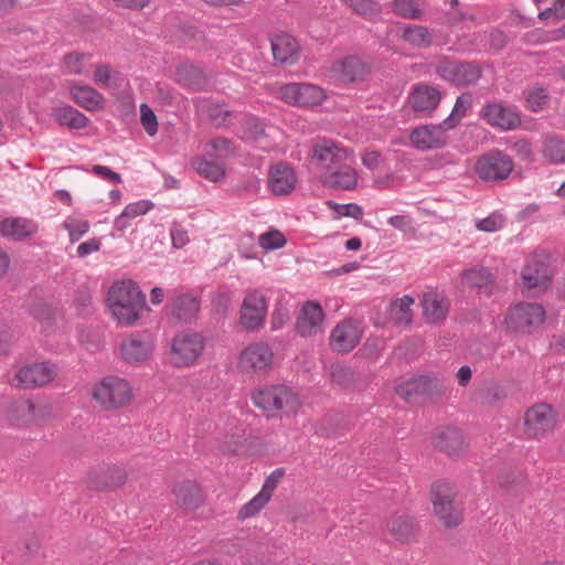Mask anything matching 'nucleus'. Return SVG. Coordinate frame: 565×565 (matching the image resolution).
Instances as JSON below:
<instances>
[{"instance_id": "38", "label": "nucleus", "mask_w": 565, "mask_h": 565, "mask_svg": "<svg viewBox=\"0 0 565 565\" xmlns=\"http://www.w3.org/2000/svg\"><path fill=\"white\" fill-rule=\"evenodd\" d=\"M402 39L413 46L427 47L433 42L430 31L423 25L408 24L404 28Z\"/></svg>"}, {"instance_id": "53", "label": "nucleus", "mask_w": 565, "mask_h": 565, "mask_svg": "<svg viewBox=\"0 0 565 565\" xmlns=\"http://www.w3.org/2000/svg\"><path fill=\"white\" fill-rule=\"evenodd\" d=\"M259 245L266 250H274L285 246L286 238L279 231H268L259 236Z\"/></svg>"}, {"instance_id": "21", "label": "nucleus", "mask_w": 565, "mask_h": 565, "mask_svg": "<svg viewBox=\"0 0 565 565\" xmlns=\"http://www.w3.org/2000/svg\"><path fill=\"white\" fill-rule=\"evenodd\" d=\"M320 179L327 188L351 191L358 185L359 174L353 167L344 162L329 172H322Z\"/></svg>"}, {"instance_id": "45", "label": "nucleus", "mask_w": 565, "mask_h": 565, "mask_svg": "<svg viewBox=\"0 0 565 565\" xmlns=\"http://www.w3.org/2000/svg\"><path fill=\"white\" fill-rule=\"evenodd\" d=\"M63 226L68 232L70 242L75 243L89 231L90 224L87 220L67 217Z\"/></svg>"}, {"instance_id": "15", "label": "nucleus", "mask_w": 565, "mask_h": 565, "mask_svg": "<svg viewBox=\"0 0 565 565\" xmlns=\"http://www.w3.org/2000/svg\"><path fill=\"white\" fill-rule=\"evenodd\" d=\"M267 315V301L258 290H250L241 307V324L245 330L255 331L263 327Z\"/></svg>"}, {"instance_id": "13", "label": "nucleus", "mask_w": 565, "mask_h": 565, "mask_svg": "<svg viewBox=\"0 0 565 565\" xmlns=\"http://www.w3.org/2000/svg\"><path fill=\"white\" fill-rule=\"evenodd\" d=\"M154 350V340L150 332H132L122 339L120 354L129 364H141L148 361Z\"/></svg>"}, {"instance_id": "8", "label": "nucleus", "mask_w": 565, "mask_h": 565, "mask_svg": "<svg viewBox=\"0 0 565 565\" xmlns=\"http://www.w3.org/2000/svg\"><path fill=\"white\" fill-rule=\"evenodd\" d=\"M513 168V159L508 153L498 149L482 154L476 163L478 177L484 181L491 182L508 179Z\"/></svg>"}, {"instance_id": "32", "label": "nucleus", "mask_w": 565, "mask_h": 565, "mask_svg": "<svg viewBox=\"0 0 565 565\" xmlns=\"http://www.w3.org/2000/svg\"><path fill=\"white\" fill-rule=\"evenodd\" d=\"M541 152L543 158L552 164L565 162V138L555 134L543 136Z\"/></svg>"}, {"instance_id": "22", "label": "nucleus", "mask_w": 565, "mask_h": 565, "mask_svg": "<svg viewBox=\"0 0 565 565\" xmlns=\"http://www.w3.org/2000/svg\"><path fill=\"white\" fill-rule=\"evenodd\" d=\"M297 184V175L294 169L284 162H279L269 169L268 186L276 195L289 194Z\"/></svg>"}, {"instance_id": "44", "label": "nucleus", "mask_w": 565, "mask_h": 565, "mask_svg": "<svg viewBox=\"0 0 565 565\" xmlns=\"http://www.w3.org/2000/svg\"><path fill=\"white\" fill-rule=\"evenodd\" d=\"M94 81L105 87H119L122 81L121 74L108 65H99L94 74Z\"/></svg>"}, {"instance_id": "49", "label": "nucleus", "mask_w": 565, "mask_h": 565, "mask_svg": "<svg viewBox=\"0 0 565 565\" xmlns=\"http://www.w3.org/2000/svg\"><path fill=\"white\" fill-rule=\"evenodd\" d=\"M505 225V217L499 212H493L489 216L477 220L476 227L479 231L487 233H494L500 231Z\"/></svg>"}, {"instance_id": "3", "label": "nucleus", "mask_w": 565, "mask_h": 565, "mask_svg": "<svg viewBox=\"0 0 565 565\" xmlns=\"http://www.w3.org/2000/svg\"><path fill=\"white\" fill-rule=\"evenodd\" d=\"M93 397L104 408L115 409L130 402L132 398V388L127 380L108 375L95 385Z\"/></svg>"}, {"instance_id": "50", "label": "nucleus", "mask_w": 565, "mask_h": 565, "mask_svg": "<svg viewBox=\"0 0 565 565\" xmlns=\"http://www.w3.org/2000/svg\"><path fill=\"white\" fill-rule=\"evenodd\" d=\"M352 7L356 13L366 20H374L381 12V6L374 0H355Z\"/></svg>"}, {"instance_id": "27", "label": "nucleus", "mask_w": 565, "mask_h": 565, "mask_svg": "<svg viewBox=\"0 0 565 565\" xmlns=\"http://www.w3.org/2000/svg\"><path fill=\"white\" fill-rule=\"evenodd\" d=\"M270 43L276 62L280 64L294 63L298 58L300 46L292 35L284 32L275 34Z\"/></svg>"}, {"instance_id": "52", "label": "nucleus", "mask_w": 565, "mask_h": 565, "mask_svg": "<svg viewBox=\"0 0 565 565\" xmlns=\"http://www.w3.org/2000/svg\"><path fill=\"white\" fill-rule=\"evenodd\" d=\"M89 58V55L74 52L67 54L63 61V68L68 74H82L84 72L85 61Z\"/></svg>"}, {"instance_id": "1", "label": "nucleus", "mask_w": 565, "mask_h": 565, "mask_svg": "<svg viewBox=\"0 0 565 565\" xmlns=\"http://www.w3.org/2000/svg\"><path fill=\"white\" fill-rule=\"evenodd\" d=\"M107 303L117 323L130 327L140 319L146 307V297L134 281H116L109 288Z\"/></svg>"}, {"instance_id": "12", "label": "nucleus", "mask_w": 565, "mask_h": 565, "mask_svg": "<svg viewBox=\"0 0 565 565\" xmlns=\"http://www.w3.org/2000/svg\"><path fill=\"white\" fill-rule=\"evenodd\" d=\"M557 414L546 403L531 406L524 416L525 433L531 438H541L552 433L556 426Z\"/></svg>"}, {"instance_id": "42", "label": "nucleus", "mask_w": 565, "mask_h": 565, "mask_svg": "<svg viewBox=\"0 0 565 565\" xmlns=\"http://www.w3.org/2000/svg\"><path fill=\"white\" fill-rule=\"evenodd\" d=\"M525 100L531 111L539 113L546 107L550 94L544 87H532L525 93Z\"/></svg>"}, {"instance_id": "16", "label": "nucleus", "mask_w": 565, "mask_h": 565, "mask_svg": "<svg viewBox=\"0 0 565 565\" xmlns=\"http://www.w3.org/2000/svg\"><path fill=\"white\" fill-rule=\"evenodd\" d=\"M482 118L492 127L513 130L521 125V114L516 106L504 103H489L483 106Z\"/></svg>"}, {"instance_id": "48", "label": "nucleus", "mask_w": 565, "mask_h": 565, "mask_svg": "<svg viewBox=\"0 0 565 565\" xmlns=\"http://www.w3.org/2000/svg\"><path fill=\"white\" fill-rule=\"evenodd\" d=\"M508 148L513 151L521 160L532 162L534 160V152L532 145L527 139H510L507 141Z\"/></svg>"}, {"instance_id": "34", "label": "nucleus", "mask_w": 565, "mask_h": 565, "mask_svg": "<svg viewBox=\"0 0 565 565\" xmlns=\"http://www.w3.org/2000/svg\"><path fill=\"white\" fill-rule=\"evenodd\" d=\"M52 115L58 124L70 129L85 128L88 122V118L83 113L68 105L55 107Z\"/></svg>"}, {"instance_id": "47", "label": "nucleus", "mask_w": 565, "mask_h": 565, "mask_svg": "<svg viewBox=\"0 0 565 565\" xmlns=\"http://www.w3.org/2000/svg\"><path fill=\"white\" fill-rule=\"evenodd\" d=\"M269 501L260 491L248 502H246L238 511V519L245 520L256 515Z\"/></svg>"}, {"instance_id": "24", "label": "nucleus", "mask_w": 565, "mask_h": 565, "mask_svg": "<svg viewBox=\"0 0 565 565\" xmlns=\"http://www.w3.org/2000/svg\"><path fill=\"white\" fill-rule=\"evenodd\" d=\"M192 168L203 178L217 182L225 177V166L221 156L205 150V153L194 158Z\"/></svg>"}, {"instance_id": "33", "label": "nucleus", "mask_w": 565, "mask_h": 565, "mask_svg": "<svg viewBox=\"0 0 565 565\" xmlns=\"http://www.w3.org/2000/svg\"><path fill=\"white\" fill-rule=\"evenodd\" d=\"M73 100L87 110H95L103 106V96L90 86L74 85L70 89Z\"/></svg>"}, {"instance_id": "60", "label": "nucleus", "mask_w": 565, "mask_h": 565, "mask_svg": "<svg viewBox=\"0 0 565 565\" xmlns=\"http://www.w3.org/2000/svg\"><path fill=\"white\" fill-rule=\"evenodd\" d=\"M92 172L108 183L118 184L121 182V175L106 166L95 164L92 168Z\"/></svg>"}, {"instance_id": "30", "label": "nucleus", "mask_w": 565, "mask_h": 565, "mask_svg": "<svg viewBox=\"0 0 565 565\" xmlns=\"http://www.w3.org/2000/svg\"><path fill=\"white\" fill-rule=\"evenodd\" d=\"M435 446L449 456L459 454L463 447L462 433L455 427L438 429L435 435Z\"/></svg>"}, {"instance_id": "54", "label": "nucleus", "mask_w": 565, "mask_h": 565, "mask_svg": "<svg viewBox=\"0 0 565 565\" xmlns=\"http://www.w3.org/2000/svg\"><path fill=\"white\" fill-rule=\"evenodd\" d=\"M140 120L146 132L149 136H154L158 132V120L153 110L147 105H140Z\"/></svg>"}, {"instance_id": "36", "label": "nucleus", "mask_w": 565, "mask_h": 565, "mask_svg": "<svg viewBox=\"0 0 565 565\" xmlns=\"http://www.w3.org/2000/svg\"><path fill=\"white\" fill-rule=\"evenodd\" d=\"M414 303V298L408 295L403 296L392 302L390 308V319L395 326H408L412 322L411 307Z\"/></svg>"}, {"instance_id": "59", "label": "nucleus", "mask_w": 565, "mask_h": 565, "mask_svg": "<svg viewBox=\"0 0 565 565\" xmlns=\"http://www.w3.org/2000/svg\"><path fill=\"white\" fill-rule=\"evenodd\" d=\"M100 248H102V238L92 237V238L81 243L77 246L76 256L78 258H85V257L92 255L93 253L100 250Z\"/></svg>"}, {"instance_id": "46", "label": "nucleus", "mask_w": 565, "mask_h": 565, "mask_svg": "<svg viewBox=\"0 0 565 565\" xmlns=\"http://www.w3.org/2000/svg\"><path fill=\"white\" fill-rule=\"evenodd\" d=\"M33 317L41 322L45 331H49L56 319L57 311L51 306L39 302L32 308Z\"/></svg>"}, {"instance_id": "5", "label": "nucleus", "mask_w": 565, "mask_h": 565, "mask_svg": "<svg viewBox=\"0 0 565 565\" xmlns=\"http://www.w3.org/2000/svg\"><path fill=\"white\" fill-rule=\"evenodd\" d=\"M274 352L266 342H253L238 355L237 367L246 375H262L273 365Z\"/></svg>"}, {"instance_id": "58", "label": "nucleus", "mask_w": 565, "mask_h": 565, "mask_svg": "<svg viewBox=\"0 0 565 565\" xmlns=\"http://www.w3.org/2000/svg\"><path fill=\"white\" fill-rule=\"evenodd\" d=\"M153 207V204L148 200H140L138 202H134L128 204L125 209V216L129 218H135L140 215H145Z\"/></svg>"}, {"instance_id": "51", "label": "nucleus", "mask_w": 565, "mask_h": 565, "mask_svg": "<svg viewBox=\"0 0 565 565\" xmlns=\"http://www.w3.org/2000/svg\"><path fill=\"white\" fill-rule=\"evenodd\" d=\"M14 409L21 413V419H18V425H25L35 419L41 408L38 407L31 399L20 401L15 403Z\"/></svg>"}, {"instance_id": "29", "label": "nucleus", "mask_w": 565, "mask_h": 565, "mask_svg": "<svg viewBox=\"0 0 565 565\" xmlns=\"http://www.w3.org/2000/svg\"><path fill=\"white\" fill-rule=\"evenodd\" d=\"M422 305L425 317L434 323L443 321L449 310L446 297L435 290L424 294Z\"/></svg>"}, {"instance_id": "7", "label": "nucleus", "mask_w": 565, "mask_h": 565, "mask_svg": "<svg viewBox=\"0 0 565 565\" xmlns=\"http://www.w3.org/2000/svg\"><path fill=\"white\" fill-rule=\"evenodd\" d=\"M205 339L201 333L183 331L171 343V359L177 366H190L202 354Z\"/></svg>"}, {"instance_id": "23", "label": "nucleus", "mask_w": 565, "mask_h": 565, "mask_svg": "<svg viewBox=\"0 0 565 565\" xmlns=\"http://www.w3.org/2000/svg\"><path fill=\"white\" fill-rule=\"evenodd\" d=\"M366 70V64L359 56L349 55L335 61L331 72L339 82L351 83L363 78Z\"/></svg>"}, {"instance_id": "63", "label": "nucleus", "mask_w": 565, "mask_h": 565, "mask_svg": "<svg viewBox=\"0 0 565 565\" xmlns=\"http://www.w3.org/2000/svg\"><path fill=\"white\" fill-rule=\"evenodd\" d=\"M289 319V312L286 308H276L271 313V329L279 330Z\"/></svg>"}, {"instance_id": "41", "label": "nucleus", "mask_w": 565, "mask_h": 565, "mask_svg": "<svg viewBox=\"0 0 565 565\" xmlns=\"http://www.w3.org/2000/svg\"><path fill=\"white\" fill-rule=\"evenodd\" d=\"M242 129L243 138L246 140L258 141L265 136L264 121L253 115L244 116Z\"/></svg>"}, {"instance_id": "43", "label": "nucleus", "mask_w": 565, "mask_h": 565, "mask_svg": "<svg viewBox=\"0 0 565 565\" xmlns=\"http://www.w3.org/2000/svg\"><path fill=\"white\" fill-rule=\"evenodd\" d=\"M416 533V526L409 516H398L392 523V534L397 541H408Z\"/></svg>"}, {"instance_id": "64", "label": "nucleus", "mask_w": 565, "mask_h": 565, "mask_svg": "<svg viewBox=\"0 0 565 565\" xmlns=\"http://www.w3.org/2000/svg\"><path fill=\"white\" fill-rule=\"evenodd\" d=\"M108 473L110 480L106 487H120L125 483L127 476L120 467L108 468Z\"/></svg>"}, {"instance_id": "20", "label": "nucleus", "mask_w": 565, "mask_h": 565, "mask_svg": "<svg viewBox=\"0 0 565 565\" xmlns=\"http://www.w3.org/2000/svg\"><path fill=\"white\" fill-rule=\"evenodd\" d=\"M55 375V367L49 362L34 363L19 370L15 379L23 388H32L50 383Z\"/></svg>"}, {"instance_id": "6", "label": "nucleus", "mask_w": 565, "mask_h": 565, "mask_svg": "<svg viewBox=\"0 0 565 565\" xmlns=\"http://www.w3.org/2000/svg\"><path fill=\"white\" fill-rule=\"evenodd\" d=\"M545 315V309L541 305L521 302L510 309L504 323L509 330L531 333L544 322Z\"/></svg>"}, {"instance_id": "25", "label": "nucleus", "mask_w": 565, "mask_h": 565, "mask_svg": "<svg viewBox=\"0 0 565 565\" xmlns=\"http://www.w3.org/2000/svg\"><path fill=\"white\" fill-rule=\"evenodd\" d=\"M439 388V381L430 375H418L404 381L396 387L401 397L409 401L415 395H431Z\"/></svg>"}, {"instance_id": "37", "label": "nucleus", "mask_w": 565, "mask_h": 565, "mask_svg": "<svg viewBox=\"0 0 565 565\" xmlns=\"http://www.w3.org/2000/svg\"><path fill=\"white\" fill-rule=\"evenodd\" d=\"M173 492L178 501L186 508H196L202 501L200 488L191 481H186L177 486Z\"/></svg>"}, {"instance_id": "10", "label": "nucleus", "mask_w": 565, "mask_h": 565, "mask_svg": "<svg viewBox=\"0 0 565 565\" xmlns=\"http://www.w3.org/2000/svg\"><path fill=\"white\" fill-rule=\"evenodd\" d=\"M277 96L285 103L298 107H315L326 98L323 89L308 83H289L280 86Z\"/></svg>"}, {"instance_id": "18", "label": "nucleus", "mask_w": 565, "mask_h": 565, "mask_svg": "<svg viewBox=\"0 0 565 565\" xmlns=\"http://www.w3.org/2000/svg\"><path fill=\"white\" fill-rule=\"evenodd\" d=\"M324 312L317 301H307L302 305L296 321V331L301 337H312L321 332Z\"/></svg>"}, {"instance_id": "55", "label": "nucleus", "mask_w": 565, "mask_h": 565, "mask_svg": "<svg viewBox=\"0 0 565 565\" xmlns=\"http://www.w3.org/2000/svg\"><path fill=\"white\" fill-rule=\"evenodd\" d=\"M206 108L212 124L217 127L225 126L228 118L232 116L230 110L220 105L209 104Z\"/></svg>"}, {"instance_id": "61", "label": "nucleus", "mask_w": 565, "mask_h": 565, "mask_svg": "<svg viewBox=\"0 0 565 565\" xmlns=\"http://www.w3.org/2000/svg\"><path fill=\"white\" fill-rule=\"evenodd\" d=\"M170 237L174 248H182L190 242L188 231L179 225L171 227Z\"/></svg>"}, {"instance_id": "4", "label": "nucleus", "mask_w": 565, "mask_h": 565, "mask_svg": "<svg viewBox=\"0 0 565 565\" xmlns=\"http://www.w3.org/2000/svg\"><path fill=\"white\" fill-rule=\"evenodd\" d=\"M456 492L447 481H437L431 487V501L435 513L445 526H457L462 520V510L455 501Z\"/></svg>"}, {"instance_id": "9", "label": "nucleus", "mask_w": 565, "mask_h": 565, "mask_svg": "<svg viewBox=\"0 0 565 565\" xmlns=\"http://www.w3.org/2000/svg\"><path fill=\"white\" fill-rule=\"evenodd\" d=\"M435 71L440 78L456 86L473 85L479 81L482 74L481 67L477 63L450 60L439 62Z\"/></svg>"}, {"instance_id": "19", "label": "nucleus", "mask_w": 565, "mask_h": 565, "mask_svg": "<svg viewBox=\"0 0 565 565\" xmlns=\"http://www.w3.org/2000/svg\"><path fill=\"white\" fill-rule=\"evenodd\" d=\"M440 90L428 84H417L412 87L408 103L415 113L430 115L440 104Z\"/></svg>"}, {"instance_id": "2", "label": "nucleus", "mask_w": 565, "mask_h": 565, "mask_svg": "<svg viewBox=\"0 0 565 565\" xmlns=\"http://www.w3.org/2000/svg\"><path fill=\"white\" fill-rule=\"evenodd\" d=\"M254 404L274 417L276 413H294L299 406L297 394L287 385H270L252 395Z\"/></svg>"}, {"instance_id": "39", "label": "nucleus", "mask_w": 565, "mask_h": 565, "mask_svg": "<svg viewBox=\"0 0 565 565\" xmlns=\"http://www.w3.org/2000/svg\"><path fill=\"white\" fill-rule=\"evenodd\" d=\"M462 281L470 287L487 288L493 282V275L484 267H475L463 274Z\"/></svg>"}, {"instance_id": "35", "label": "nucleus", "mask_w": 565, "mask_h": 565, "mask_svg": "<svg viewBox=\"0 0 565 565\" xmlns=\"http://www.w3.org/2000/svg\"><path fill=\"white\" fill-rule=\"evenodd\" d=\"M473 104V96L471 93L466 92L459 95L452 107L449 116L444 119V126L448 129H454L459 122L468 115Z\"/></svg>"}, {"instance_id": "11", "label": "nucleus", "mask_w": 565, "mask_h": 565, "mask_svg": "<svg viewBox=\"0 0 565 565\" xmlns=\"http://www.w3.org/2000/svg\"><path fill=\"white\" fill-rule=\"evenodd\" d=\"M364 332L361 320L347 318L338 322L330 334V347L338 353H349L360 343Z\"/></svg>"}, {"instance_id": "17", "label": "nucleus", "mask_w": 565, "mask_h": 565, "mask_svg": "<svg viewBox=\"0 0 565 565\" xmlns=\"http://www.w3.org/2000/svg\"><path fill=\"white\" fill-rule=\"evenodd\" d=\"M444 121L439 125H422L415 127L409 135L411 145L420 151H429L443 148L447 142Z\"/></svg>"}, {"instance_id": "26", "label": "nucleus", "mask_w": 565, "mask_h": 565, "mask_svg": "<svg viewBox=\"0 0 565 565\" xmlns=\"http://www.w3.org/2000/svg\"><path fill=\"white\" fill-rule=\"evenodd\" d=\"M39 230L35 221L26 217H6L0 222V234L13 241H22L34 235Z\"/></svg>"}, {"instance_id": "56", "label": "nucleus", "mask_w": 565, "mask_h": 565, "mask_svg": "<svg viewBox=\"0 0 565 565\" xmlns=\"http://www.w3.org/2000/svg\"><path fill=\"white\" fill-rule=\"evenodd\" d=\"M523 481V477L521 472H518L511 468L503 470L498 476V482L499 486L507 491H513L512 490V483H520Z\"/></svg>"}, {"instance_id": "40", "label": "nucleus", "mask_w": 565, "mask_h": 565, "mask_svg": "<svg viewBox=\"0 0 565 565\" xmlns=\"http://www.w3.org/2000/svg\"><path fill=\"white\" fill-rule=\"evenodd\" d=\"M423 0H394L393 11L404 19H419L423 15Z\"/></svg>"}, {"instance_id": "14", "label": "nucleus", "mask_w": 565, "mask_h": 565, "mask_svg": "<svg viewBox=\"0 0 565 565\" xmlns=\"http://www.w3.org/2000/svg\"><path fill=\"white\" fill-rule=\"evenodd\" d=\"M349 151L331 139L318 140L312 146V161L323 172H329L347 162Z\"/></svg>"}, {"instance_id": "62", "label": "nucleus", "mask_w": 565, "mask_h": 565, "mask_svg": "<svg viewBox=\"0 0 565 565\" xmlns=\"http://www.w3.org/2000/svg\"><path fill=\"white\" fill-rule=\"evenodd\" d=\"M507 397L505 388L497 383H493L487 387L486 401L490 404H495Z\"/></svg>"}, {"instance_id": "28", "label": "nucleus", "mask_w": 565, "mask_h": 565, "mask_svg": "<svg viewBox=\"0 0 565 565\" xmlns=\"http://www.w3.org/2000/svg\"><path fill=\"white\" fill-rule=\"evenodd\" d=\"M551 277L552 273L550 267L536 258L530 259L522 270L523 282L529 289H546Z\"/></svg>"}, {"instance_id": "57", "label": "nucleus", "mask_w": 565, "mask_h": 565, "mask_svg": "<svg viewBox=\"0 0 565 565\" xmlns=\"http://www.w3.org/2000/svg\"><path fill=\"white\" fill-rule=\"evenodd\" d=\"M285 475V469L284 468H277L275 469L265 480L262 489H260V492L264 493L266 497H268L270 499L273 492L275 491V489L277 488L278 483L280 482V480L282 479Z\"/></svg>"}, {"instance_id": "31", "label": "nucleus", "mask_w": 565, "mask_h": 565, "mask_svg": "<svg viewBox=\"0 0 565 565\" xmlns=\"http://www.w3.org/2000/svg\"><path fill=\"white\" fill-rule=\"evenodd\" d=\"M200 310V300L192 294H181L172 302V315L180 321L191 322Z\"/></svg>"}]
</instances>
